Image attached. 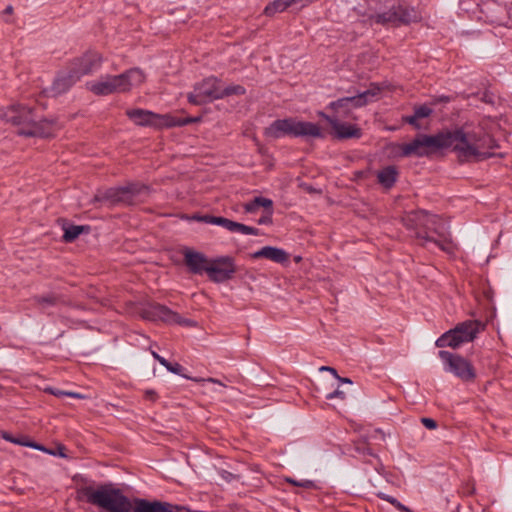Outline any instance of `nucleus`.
I'll return each mask as SVG.
<instances>
[{"mask_svg":"<svg viewBox=\"0 0 512 512\" xmlns=\"http://www.w3.org/2000/svg\"><path fill=\"white\" fill-rule=\"evenodd\" d=\"M403 225L416 232V238L423 247L428 248L429 244L440 250L452 253L453 245L441 219L425 210H414L402 217Z\"/></svg>","mask_w":512,"mask_h":512,"instance_id":"1","label":"nucleus"},{"mask_svg":"<svg viewBox=\"0 0 512 512\" xmlns=\"http://www.w3.org/2000/svg\"><path fill=\"white\" fill-rule=\"evenodd\" d=\"M0 118L17 126V134L25 137H54L61 129L56 118H40L34 108L23 104L0 109Z\"/></svg>","mask_w":512,"mask_h":512,"instance_id":"2","label":"nucleus"},{"mask_svg":"<svg viewBox=\"0 0 512 512\" xmlns=\"http://www.w3.org/2000/svg\"><path fill=\"white\" fill-rule=\"evenodd\" d=\"M440 139L443 143L442 149L451 148L461 162L483 160L491 154L484 152V148H493L490 144L494 142L488 135L475 131H465L464 128L445 130L440 132Z\"/></svg>","mask_w":512,"mask_h":512,"instance_id":"3","label":"nucleus"},{"mask_svg":"<svg viewBox=\"0 0 512 512\" xmlns=\"http://www.w3.org/2000/svg\"><path fill=\"white\" fill-rule=\"evenodd\" d=\"M76 499L97 506L106 512H133L132 502L119 488L112 484H100L96 488L88 485L77 489Z\"/></svg>","mask_w":512,"mask_h":512,"instance_id":"4","label":"nucleus"},{"mask_svg":"<svg viewBox=\"0 0 512 512\" xmlns=\"http://www.w3.org/2000/svg\"><path fill=\"white\" fill-rule=\"evenodd\" d=\"M362 15L366 18V23L384 27L409 25L421 19L420 14L414 7L397 0H386L384 4H376L374 6L370 4Z\"/></svg>","mask_w":512,"mask_h":512,"instance_id":"5","label":"nucleus"},{"mask_svg":"<svg viewBox=\"0 0 512 512\" xmlns=\"http://www.w3.org/2000/svg\"><path fill=\"white\" fill-rule=\"evenodd\" d=\"M151 188L140 182H129L124 186L99 190L92 203L113 208L116 206H133L144 202L150 195Z\"/></svg>","mask_w":512,"mask_h":512,"instance_id":"6","label":"nucleus"},{"mask_svg":"<svg viewBox=\"0 0 512 512\" xmlns=\"http://www.w3.org/2000/svg\"><path fill=\"white\" fill-rule=\"evenodd\" d=\"M144 81V73L138 68H132L119 75L101 76L98 80L88 82L86 85L87 89L95 95L106 96L112 93L128 92Z\"/></svg>","mask_w":512,"mask_h":512,"instance_id":"7","label":"nucleus"},{"mask_svg":"<svg viewBox=\"0 0 512 512\" xmlns=\"http://www.w3.org/2000/svg\"><path fill=\"white\" fill-rule=\"evenodd\" d=\"M264 135L271 139H279L286 136L294 138H325V134L318 124L300 121L293 117L273 121L265 128Z\"/></svg>","mask_w":512,"mask_h":512,"instance_id":"8","label":"nucleus"},{"mask_svg":"<svg viewBox=\"0 0 512 512\" xmlns=\"http://www.w3.org/2000/svg\"><path fill=\"white\" fill-rule=\"evenodd\" d=\"M483 325L478 320H466L458 323L454 328L446 331L435 342L439 348L450 347L456 349L464 343L473 341Z\"/></svg>","mask_w":512,"mask_h":512,"instance_id":"9","label":"nucleus"},{"mask_svg":"<svg viewBox=\"0 0 512 512\" xmlns=\"http://www.w3.org/2000/svg\"><path fill=\"white\" fill-rule=\"evenodd\" d=\"M438 356L442 360L446 372L452 373L463 382H473L476 379L474 366L461 355L440 350Z\"/></svg>","mask_w":512,"mask_h":512,"instance_id":"10","label":"nucleus"},{"mask_svg":"<svg viewBox=\"0 0 512 512\" xmlns=\"http://www.w3.org/2000/svg\"><path fill=\"white\" fill-rule=\"evenodd\" d=\"M442 145L440 132L435 135L418 134L411 142L401 145V155L424 157L442 149Z\"/></svg>","mask_w":512,"mask_h":512,"instance_id":"11","label":"nucleus"},{"mask_svg":"<svg viewBox=\"0 0 512 512\" xmlns=\"http://www.w3.org/2000/svg\"><path fill=\"white\" fill-rule=\"evenodd\" d=\"M221 81L216 77H208L197 83L187 99L193 105H203L220 99Z\"/></svg>","mask_w":512,"mask_h":512,"instance_id":"12","label":"nucleus"},{"mask_svg":"<svg viewBox=\"0 0 512 512\" xmlns=\"http://www.w3.org/2000/svg\"><path fill=\"white\" fill-rule=\"evenodd\" d=\"M102 63L103 57L98 51L87 50L82 55L73 58L68 63V67L80 80L83 76L91 75L98 71Z\"/></svg>","mask_w":512,"mask_h":512,"instance_id":"13","label":"nucleus"},{"mask_svg":"<svg viewBox=\"0 0 512 512\" xmlns=\"http://www.w3.org/2000/svg\"><path fill=\"white\" fill-rule=\"evenodd\" d=\"M237 271L235 260L231 256H219L210 259L207 276L214 283L231 280Z\"/></svg>","mask_w":512,"mask_h":512,"instance_id":"14","label":"nucleus"},{"mask_svg":"<svg viewBox=\"0 0 512 512\" xmlns=\"http://www.w3.org/2000/svg\"><path fill=\"white\" fill-rule=\"evenodd\" d=\"M141 316L149 321H161L166 324H190V321L183 319L177 312L160 303H149L141 311Z\"/></svg>","mask_w":512,"mask_h":512,"instance_id":"15","label":"nucleus"},{"mask_svg":"<svg viewBox=\"0 0 512 512\" xmlns=\"http://www.w3.org/2000/svg\"><path fill=\"white\" fill-rule=\"evenodd\" d=\"M182 254L184 264L190 273L195 275L207 274L210 259L204 253L191 248H184Z\"/></svg>","mask_w":512,"mask_h":512,"instance_id":"16","label":"nucleus"},{"mask_svg":"<svg viewBox=\"0 0 512 512\" xmlns=\"http://www.w3.org/2000/svg\"><path fill=\"white\" fill-rule=\"evenodd\" d=\"M78 81H80L78 76L67 66L66 71H61L56 75L48 93L54 97L62 95L68 92Z\"/></svg>","mask_w":512,"mask_h":512,"instance_id":"17","label":"nucleus"},{"mask_svg":"<svg viewBox=\"0 0 512 512\" xmlns=\"http://www.w3.org/2000/svg\"><path fill=\"white\" fill-rule=\"evenodd\" d=\"M179 508L178 505L169 502L136 498L133 512H174V509Z\"/></svg>","mask_w":512,"mask_h":512,"instance_id":"18","label":"nucleus"},{"mask_svg":"<svg viewBox=\"0 0 512 512\" xmlns=\"http://www.w3.org/2000/svg\"><path fill=\"white\" fill-rule=\"evenodd\" d=\"M333 136L338 140L359 139L362 137V129L356 124L344 123L339 120L332 127Z\"/></svg>","mask_w":512,"mask_h":512,"instance_id":"19","label":"nucleus"},{"mask_svg":"<svg viewBox=\"0 0 512 512\" xmlns=\"http://www.w3.org/2000/svg\"><path fill=\"white\" fill-rule=\"evenodd\" d=\"M251 257L253 259L266 258L279 264H284L289 260V254L284 249L273 246H264L252 253Z\"/></svg>","mask_w":512,"mask_h":512,"instance_id":"20","label":"nucleus"},{"mask_svg":"<svg viewBox=\"0 0 512 512\" xmlns=\"http://www.w3.org/2000/svg\"><path fill=\"white\" fill-rule=\"evenodd\" d=\"M379 93L380 88L376 84H371L369 89L354 96L345 97V99L349 107L360 108L373 101V99L378 96Z\"/></svg>","mask_w":512,"mask_h":512,"instance_id":"21","label":"nucleus"},{"mask_svg":"<svg viewBox=\"0 0 512 512\" xmlns=\"http://www.w3.org/2000/svg\"><path fill=\"white\" fill-rule=\"evenodd\" d=\"M126 115L139 126H153L156 124L155 119L159 118V115L144 109L127 110Z\"/></svg>","mask_w":512,"mask_h":512,"instance_id":"22","label":"nucleus"},{"mask_svg":"<svg viewBox=\"0 0 512 512\" xmlns=\"http://www.w3.org/2000/svg\"><path fill=\"white\" fill-rule=\"evenodd\" d=\"M377 181L385 189H391L398 180L399 171L396 166L389 165L377 172Z\"/></svg>","mask_w":512,"mask_h":512,"instance_id":"23","label":"nucleus"},{"mask_svg":"<svg viewBox=\"0 0 512 512\" xmlns=\"http://www.w3.org/2000/svg\"><path fill=\"white\" fill-rule=\"evenodd\" d=\"M161 365L164 366L169 372H171L173 374L181 375L182 377H184L186 379H190V380H193L195 382L207 381V382H212V383H216L218 385L223 386V384L219 380H217L215 378H207V379L193 378V377H190L188 375L183 374L182 372H183L184 368L179 363H171L167 359H162L161 360Z\"/></svg>","mask_w":512,"mask_h":512,"instance_id":"24","label":"nucleus"},{"mask_svg":"<svg viewBox=\"0 0 512 512\" xmlns=\"http://www.w3.org/2000/svg\"><path fill=\"white\" fill-rule=\"evenodd\" d=\"M272 209L273 201L269 198L257 196L249 202L244 203L243 209L246 213H255L259 208Z\"/></svg>","mask_w":512,"mask_h":512,"instance_id":"25","label":"nucleus"},{"mask_svg":"<svg viewBox=\"0 0 512 512\" xmlns=\"http://www.w3.org/2000/svg\"><path fill=\"white\" fill-rule=\"evenodd\" d=\"M198 219H200L208 224H214V225L221 226V227L227 229L228 231L233 232L235 221H232L228 218L221 217V216L205 215L203 217H199Z\"/></svg>","mask_w":512,"mask_h":512,"instance_id":"26","label":"nucleus"},{"mask_svg":"<svg viewBox=\"0 0 512 512\" xmlns=\"http://www.w3.org/2000/svg\"><path fill=\"white\" fill-rule=\"evenodd\" d=\"M33 301L42 308L56 306L61 302V297L54 293L47 295H36Z\"/></svg>","mask_w":512,"mask_h":512,"instance_id":"27","label":"nucleus"},{"mask_svg":"<svg viewBox=\"0 0 512 512\" xmlns=\"http://www.w3.org/2000/svg\"><path fill=\"white\" fill-rule=\"evenodd\" d=\"M83 231L88 232L89 226L69 225L64 228L63 240L66 243L73 242Z\"/></svg>","mask_w":512,"mask_h":512,"instance_id":"28","label":"nucleus"},{"mask_svg":"<svg viewBox=\"0 0 512 512\" xmlns=\"http://www.w3.org/2000/svg\"><path fill=\"white\" fill-rule=\"evenodd\" d=\"M1 436L3 439L11 442V443H16V444H21V445H24V446H27V447H32L34 449H37V450H40V451H45L51 455H56L57 453L53 452V451H50L48 449H46L44 446L38 444V443H35V442H22L18 439H15L13 436H11L9 433L7 432H2L1 433Z\"/></svg>","mask_w":512,"mask_h":512,"instance_id":"29","label":"nucleus"},{"mask_svg":"<svg viewBox=\"0 0 512 512\" xmlns=\"http://www.w3.org/2000/svg\"><path fill=\"white\" fill-rule=\"evenodd\" d=\"M354 450L359 456H361L363 458H366V457L376 458L377 457L374 454L373 450L370 448L369 444L364 440L356 441L354 443Z\"/></svg>","mask_w":512,"mask_h":512,"instance_id":"30","label":"nucleus"},{"mask_svg":"<svg viewBox=\"0 0 512 512\" xmlns=\"http://www.w3.org/2000/svg\"><path fill=\"white\" fill-rule=\"evenodd\" d=\"M377 497L381 500L387 501L391 505H393L397 510L401 512H413L410 508L402 504L400 501H398L395 497L390 496L383 492H378Z\"/></svg>","mask_w":512,"mask_h":512,"instance_id":"31","label":"nucleus"},{"mask_svg":"<svg viewBox=\"0 0 512 512\" xmlns=\"http://www.w3.org/2000/svg\"><path fill=\"white\" fill-rule=\"evenodd\" d=\"M245 93L246 89L242 85H229L225 88L220 86V99L231 95H244Z\"/></svg>","mask_w":512,"mask_h":512,"instance_id":"32","label":"nucleus"},{"mask_svg":"<svg viewBox=\"0 0 512 512\" xmlns=\"http://www.w3.org/2000/svg\"><path fill=\"white\" fill-rule=\"evenodd\" d=\"M286 8L284 7V5L282 4V2L280 0H274L273 2L269 3L265 9H264V14L266 16H274L276 13H280V12H283L285 11Z\"/></svg>","mask_w":512,"mask_h":512,"instance_id":"33","label":"nucleus"},{"mask_svg":"<svg viewBox=\"0 0 512 512\" xmlns=\"http://www.w3.org/2000/svg\"><path fill=\"white\" fill-rule=\"evenodd\" d=\"M233 232H238V233L246 234V235H256V236L261 234L259 229L252 227V226H247V225L239 223V222H235Z\"/></svg>","mask_w":512,"mask_h":512,"instance_id":"34","label":"nucleus"},{"mask_svg":"<svg viewBox=\"0 0 512 512\" xmlns=\"http://www.w3.org/2000/svg\"><path fill=\"white\" fill-rule=\"evenodd\" d=\"M432 112H433V110L426 105H420V106L415 107V109H414V115L418 119L429 117L432 114Z\"/></svg>","mask_w":512,"mask_h":512,"instance_id":"35","label":"nucleus"},{"mask_svg":"<svg viewBox=\"0 0 512 512\" xmlns=\"http://www.w3.org/2000/svg\"><path fill=\"white\" fill-rule=\"evenodd\" d=\"M328 109L333 111H339L340 109H347L349 105L346 103L345 97L332 101L327 106Z\"/></svg>","mask_w":512,"mask_h":512,"instance_id":"36","label":"nucleus"},{"mask_svg":"<svg viewBox=\"0 0 512 512\" xmlns=\"http://www.w3.org/2000/svg\"><path fill=\"white\" fill-rule=\"evenodd\" d=\"M272 216H273V208L265 209L264 214L257 220L259 225H269L272 224Z\"/></svg>","mask_w":512,"mask_h":512,"instance_id":"37","label":"nucleus"},{"mask_svg":"<svg viewBox=\"0 0 512 512\" xmlns=\"http://www.w3.org/2000/svg\"><path fill=\"white\" fill-rule=\"evenodd\" d=\"M287 482L298 487L306 488V489H312L315 487V484L312 480H301L297 481L291 478L287 479Z\"/></svg>","mask_w":512,"mask_h":512,"instance_id":"38","label":"nucleus"},{"mask_svg":"<svg viewBox=\"0 0 512 512\" xmlns=\"http://www.w3.org/2000/svg\"><path fill=\"white\" fill-rule=\"evenodd\" d=\"M184 118L174 117L170 115L163 116L164 124L167 127H182L183 125L174 124L176 122H181Z\"/></svg>","mask_w":512,"mask_h":512,"instance_id":"39","label":"nucleus"},{"mask_svg":"<svg viewBox=\"0 0 512 512\" xmlns=\"http://www.w3.org/2000/svg\"><path fill=\"white\" fill-rule=\"evenodd\" d=\"M418 120L419 119L414 114L402 117L403 122L412 125L415 129L421 128V125L419 124Z\"/></svg>","mask_w":512,"mask_h":512,"instance_id":"40","label":"nucleus"},{"mask_svg":"<svg viewBox=\"0 0 512 512\" xmlns=\"http://www.w3.org/2000/svg\"><path fill=\"white\" fill-rule=\"evenodd\" d=\"M421 423L430 430L437 428V422L432 418L423 417L421 418Z\"/></svg>","mask_w":512,"mask_h":512,"instance_id":"41","label":"nucleus"},{"mask_svg":"<svg viewBox=\"0 0 512 512\" xmlns=\"http://www.w3.org/2000/svg\"><path fill=\"white\" fill-rule=\"evenodd\" d=\"M317 114H318L319 117H321L326 122H328L331 127H333L334 124H336V121L338 120L336 117L330 116V115L326 114L323 111H319Z\"/></svg>","mask_w":512,"mask_h":512,"instance_id":"42","label":"nucleus"},{"mask_svg":"<svg viewBox=\"0 0 512 512\" xmlns=\"http://www.w3.org/2000/svg\"><path fill=\"white\" fill-rule=\"evenodd\" d=\"M345 397H346L345 392L342 390H339V389H336L333 392L326 395V399H328V400H332L334 398H340L343 400V399H345Z\"/></svg>","mask_w":512,"mask_h":512,"instance_id":"43","label":"nucleus"},{"mask_svg":"<svg viewBox=\"0 0 512 512\" xmlns=\"http://www.w3.org/2000/svg\"><path fill=\"white\" fill-rule=\"evenodd\" d=\"M200 119H201L200 117H186L183 120H181V122H176L175 124L186 126V125L191 124V123L199 122Z\"/></svg>","mask_w":512,"mask_h":512,"instance_id":"44","label":"nucleus"},{"mask_svg":"<svg viewBox=\"0 0 512 512\" xmlns=\"http://www.w3.org/2000/svg\"><path fill=\"white\" fill-rule=\"evenodd\" d=\"M45 391L52 395H55L57 397L65 396V391L57 389V388L49 387V388H46Z\"/></svg>","mask_w":512,"mask_h":512,"instance_id":"45","label":"nucleus"},{"mask_svg":"<svg viewBox=\"0 0 512 512\" xmlns=\"http://www.w3.org/2000/svg\"><path fill=\"white\" fill-rule=\"evenodd\" d=\"M320 371H327V373H331L335 378H339V375L335 368L330 366H322L319 369Z\"/></svg>","mask_w":512,"mask_h":512,"instance_id":"46","label":"nucleus"},{"mask_svg":"<svg viewBox=\"0 0 512 512\" xmlns=\"http://www.w3.org/2000/svg\"><path fill=\"white\" fill-rule=\"evenodd\" d=\"M145 394L146 397L152 401H155L157 399V394L154 390H147Z\"/></svg>","mask_w":512,"mask_h":512,"instance_id":"47","label":"nucleus"},{"mask_svg":"<svg viewBox=\"0 0 512 512\" xmlns=\"http://www.w3.org/2000/svg\"><path fill=\"white\" fill-rule=\"evenodd\" d=\"M282 2V4L284 5V7L287 9L288 7H290L292 4L294 3H299L298 0H280Z\"/></svg>","mask_w":512,"mask_h":512,"instance_id":"48","label":"nucleus"},{"mask_svg":"<svg viewBox=\"0 0 512 512\" xmlns=\"http://www.w3.org/2000/svg\"><path fill=\"white\" fill-rule=\"evenodd\" d=\"M65 396L73 397V398H82V395L76 392L65 391Z\"/></svg>","mask_w":512,"mask_h":512,"instance_id":"49","label":"nucleus"},{"mask_svg":"<svg viewBox=\"0 0 512 512\" xmlns=\"http://www.w3.org/2000/svg\"><path fill=\"white\" fill-rule=\"evenodd\" d=\"M339 380V382L341 383H348V384H352V380L350 378H345V377H340L337 378Z\"/></svg>","mask_w":512,"mask_h":512,"instance_id":"50","label":"nucleus"},{"mask_svg":"<svg viewBox=\"0 0 512 512\" xmlns=\"http://www.w3.org/2000/svg\"><path fill=\"white\" fill-rule=\"evenodd\" d=\"M13 12V7L11 5H8L5 10L3 11V14L10 15Z\"/></svg>","mask_w":512,"mask_h":512,"instance_id":"51","label":"nucleus"},{"mask_svg":"<svg viewBox=\"0 0 512 512\" xmlns=\"http://www.w3.org/2000/svg\"><path fill=\"white\" fill-rule=\"evenodd\" d=\"M152 356L154 357V359H156L160 364H161V360L162 359H165L164 357L160 356L158 353L152 351Z\"/></svg>","mask_w":512,"mask_h":512,"instance_id":"52","label":"nucleus"},{"mask_svg":"<svg viewBox=\"0 0 512 512\" xmlns=\"http://www.w3.org/2000/svg\"><path fill=\"white\" fill-rule=\"evenodd\" d=\"M64 450H65L64 446H59L58 447V455L61 456V457H66V454L64 453Z\"/></svg>","mask_w":512,"mask_h":512,"instance_id":"53","label":"nucleus"}]
</instances>
